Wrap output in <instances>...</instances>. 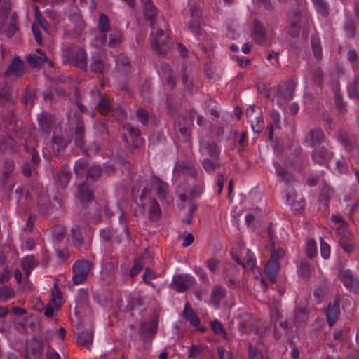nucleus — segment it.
<instances>
[{
    "instance_id": "obj_1",
    "label": "nucleus",
    "mask_w": 359,
    "mask_h": 359,
    "mask_svg": "<svg viewBox=\"0 0 359 359\" xmlns=\"http://www.w3.org/2000/svg\"><path fill=\"white\" fill-rule=\"evenodd\" d=\"M295 83L292 79L281 82L274 88L266 90V97L276 100L278 105L284 108L287 104L292 99L295 90Z\"/></svg>"
},
{
    "instance_id": "obj_2",
    "label": "nucleus",
    "mask_w": 359,
    "mask_h": 359,
    "mask_svg": "<svg viewBox=\"0 0 359 359\" xmlns=\"http://www.w3.org/2000/svg\"><path fill=\"white\" fill-rule=\"evenodd\" d=\"M64 61L81 69L87 68L86 53L81 48L69 47L64 56Z\"/></svg>"
},
{
    "instance_id": "obj_3",
    "label": "nucleus",
    "mask_w": 359,
    "mask_h": 359,
    "mask_svg": "<svg viewBox=\"0 0 359 359\" xmlns=\"http://www.w3.org/2000/svg\"><path fill=\"white\" fill-rule=\"evenodd\" d=\"M93 268L92 263L86 259L76 261L72 266V282L74 285L83 283Z\"/></svg>"
},
{
    "instance_id": "obj_4",
    "label": "nucleus",
    "mask_w": 359,
    "mask_h": 359,
    "mask_svg": "<svg viewBox=\"0 0 359 359\" xmlns=\"http://www.w3.org/2000/svg\"><path fill=\"white\" fill-rule=\"evenodd\" d=\"M43 352V339L40 337H33L27 344L24 359H41Z\"/></svg>"
},
{
    "instance_id": "obj_5",
    "label": "nucleus",
    "mask_w": 359,
    "mask_h": 359,
    "mask_svg": "<svg viewBox=\"0 0 359 359\" xmlns=\"http://www.w3.org/2000/svg\"><path fill=\"white\" fill-rule=\"evenodd\" d=\"M196 283L195 278L189 274H177L172 278L170 287L177 292H184Z\"/></svg>"
},
{
    "instance_id": "obj_6",
    "label": "nucleus",
    "mask_w": 359,
    "mask_h": 359,
    "mask_svg": "<svg viewBox=\"0 0 359 359\" xmlns=\"http://www.w3.org/2000/svg\"><path fill=\"white\" fill-rule=\"evenodd\" d=\"M158 318L156 314H154L149 322L144 321L139 327V334L145 341L151 340L157 332Z\"/></svg>"
},
{
    "instance_id": "obj_7",
    "label": "nucleus",
    "mask_w": 359,
    "mask_h": 359,
    "mask_svg": "<svg viewBox=\"0 0 359 359\" xmlns=\"http://www.w3.org/2000/svg\"><path fill=\"white\" fill-rule=\"evenodd\" d=\"M25 68L24 62L19 56H15L4 72V77L6 79L9 77L20 78L25 74Z\"/></svg>"
},
{
    "instance_id": "obj_8",
    "label": "nucleus",
    "mask_w": 359,
    "mask_h": 359,
    "mask_svg": "<svg viewBox=\"0 0 359 359\" xmlns=\"http://www.w3.org/2000/svg\"><path fill=\"white\" fill-rule=\"evenodd\" d=\"M201 10L198 5H193L190 8V20L188 25L194 34H198L201 30Z\"/></svg>"
},
{
    "instance_id": "obj_9",
    "label": "nucleus",
    "mask_w": 359,
    "mask_h": 359,
    "mask_svg": "<svg viewBox=\"0 0 359 359\" xmlns=\"http://www.w3.org/2000/svg\"><path fill=\"white\" fill-rule=\"evenodd\" d=\"M333 156L334 154L329 151L324 146L316 147L311 154L313 161L320 165H325Z\"/></svg>"
},
{
    "instance_id": "obj_10",
    "label": "nucleus",
    "mask_w": 359,
    "mask_h": 359,
    "mask_svg": "<svg viewBox=\"0 0 359 359\" xmlns=\"http://www.w3.org/2000/svg\"><path fill=\"white\" fill-rule=\"evenodd\" d=\"M339 279L344 286L355 293L359 292V278L355 277L349 270L342 271L339 273Z\"/></svg>"
},
{
    "instance_id": "obj_11",
    "label": "nucleus",
    "mask_w": 359,
    "mask_h": 359,
    "mask_svg": "<svg viewBox=\"0 0 359 359\" xmlns=\"http://www.w3.org/2000/svg\"><path fill=\"white\" fill-rule=\"evenodd\" d=\"M325 134L322 128L315 127L311 129L304 137V142L309 147H314L323 142Z\"/></svg>"
},
{
    "instance_id": "obj_12",
    "label": "nucleus",
    "mask_w": 359,
    "mask_h": 359,
    "mask_svg": "<svg viewBox=\"0 0 359 359\" xmlns=\"http://www.w3.org/2000/svg\"><path fill=\"white\" fill-rule=\"evenodd\" d=\"M55 117L51 114L43 111L38 115L40 130L45 134H50L55 123Z\"/></svg>"
},
{
    "instance_id": "obj_13",
    "label": "nucleus",
    "mask_w": 359,
    "mask_h": 359,
    "mask_svg": "<svg viewBox=\"0 0 359 359\" xmlns=\"http://www.w3.org/2000/svg\"><path fill=\"white\" fill-rule=\"evenodd\" d=\"M76 197L81 203L93 201L94 193L91 186L86 182L79 184L77 187Z\"/></svg>"
},
{
    "instance_id": "obj_14",
    "label": "nucleus",
    "mask_w": 359,
    "mask_h": 359,
    "mask_svg": "<svg viewBox=\"0 0 359 359\" xmlns=\"http://www.w3.org/2000/svg\"><path fill=\"white\" fill-rule=\"evenodd\" d=\"M339 313V301L335 299L333 303L329 304L326 311V318L330 326H332L336 323Z\"/></svg>"
},
{
    "instance_id": "obj_15",
    "label": "nucleus",
    "mask_w": 359,
    "mask_h": 359,
    "mask_svg": "<svg viewBox=\"0 0 359 359\" xmlns=\"http://www.w3.org/2000/svg\"><path fill=\"white\" fill-rule=\"evenodd\" d=\"M71 172L67 165H64L60 172L53 174L55 180L62 188L65 189L71 179Z\"/></svg>"
},
{
    "instance_id": "obj_16",
    "label": "nucleus",
    "mask_w": 359,
    "mask_h": 359,
    "mask_svg": "<svg viewBox=\"0 0 359 359\" xmlns=\"http://www.w3.org/2000/svg\"><path fill=\"white\" fill-rule=\"evenodd\" d=\"M288 18L290 19V24L289 33L292 37H294L297 35L299 32L301 22L302 20V16L299 13L290 12L288 14Z\"/></svg>"
},
{
    "instance_id": "obj_17",
    "label": "nucleus",
    "mask_w": 359,
    "mask_h": 359,
    "mask_svg": "<svg viewBox=\"0 0 359 359\" xmlns=\"http://www.w3.org/2000/svg\"><path fill=\"white\" fill-rule=\"evenodd\" d=\"M201 152L203 155H208L213 160L218 161L219 151L216 144L213 142H206L201 144Z\"/></svg>"
},
{
    "instance_id": "obj_18",
    "label": "nucleus",
    "mask_w": 359,
    "mask_h": 359,
    "mask_svg": "<svg viewBox=\"0 0 359 359\" xmlns=\"http://www.w3.org/2000/svg\"><path fill=\"white\" fill-rule=\"evenodd\" d=\"M36 53L30 54L27 57V61L32 67H41L48 60L45 53L40 48L36 49Z\"/></svg>"
},
{
    "instance_id": "obj_19",
    "label": "nucleus",
    "mask_w": 359,
    "mask_h": 359,
    "mask_svg": "<svg viewBox=\"0 0 359 359\" xmlns=\"http://www.w3.org/2000/svg\"><path fill=\"white\" fill-rule=\"evenodd\" d=\"M39 212L41 215L49 216L54 212V207L51 205L49 198L46 196H40L38 201Z\"/></svg>"
},
{
    "instance_id": "obj_20",
    "label": "nucleus",
    "mask_w": 359,
    "mask_h": 359,
    "mask_svg": "<svg viewBox=\"0 0 359 359\" xmlns=\"http://www.w3.org/2000/svg\"><path fill=\"white\" fill-rule=\"evenodd\" d=\"M280 269V264L278 261L269 259L265 266V273L272 283L276 282V276Z\"/></svg>"
},
{
    "instance_id": "obj_21",
    "label": "nucleus",
    "mask_w": 359,
    "mask_h": 359,
    "mask_svg": "<svg viewBox=\"0 0 359 359\" xmlns=\"http://www.w3.org/2000/svg\"><path fill=\"white\" fill-rule=\"evenodd\" d=\"M253 321L252 315L247 313L242 314L238 323L239 330L242 333L251 332L253 329Z\"/></svg>"
},
{
    "instance_id": "obj_22",
    "label": "nucleus",
    "mask_w": 359,
    "mask_h": 359,
    "mask_svg": "<svg viewBox=\"0 0 359 359\" xmlns=\"http://www.w3.org/2000/svg\"><path fill=\"white\" fill-rule=\"evenodd\" d=\"M93 341V332L87 329L79 332L76 337V342L79 345L89 348Z\"/></svg>"
},
{
    "instance_id": "obj_23",
    "label": "nucleus",
    "mask_w": 359,
    "mask_h": 359,
    "mask_svg": "<svg viewBox=\"0 0 359 359\" xmlns=\"http://www.w3.org/2000/svg\"><path fill=\"white\" fill-rule=\"evenodd\" d=\"M184 318L188 320L193 326L198 327L201 320L196 313L194 311L190 304L187 302L183 311Z\"/></svg>"
},
{
    "instance_id": "obj_24",
    "label": "nucleus",
    "mask_w": 359,
    "mask_h": 359,
    "mask_svg": "<svg viewBox=\"0 0 359 359\" xmlns=\"http://www.w3.org/2000/svg\"><path fill=\"white\" fill-rule=\"evenodd\" d=\"M84 135H85V127L83 121L81 119H79L76 122V125L75 127V138L74 142L76 145L81 149L84 145Z\"/></svg>"
},
{
    "instance_id": "obj_25",
    "label": "nucleus",
    "mask_w": 359,
    "mask_h": 359,
    "mask_svg": "<svg viewBox=\"0 0 359 359\" xmlns=\"http://www.w3.org/2000/svg\"><path fill=\"white\" fill-rule=\"evenodd\" d=\"M226 296V290L219 285H215L211 292V302L216 307L219 306L220 302Z\"/></svg>"
},
{
    "instance_id": "obj_26",
    "label": "nucleus",
    "mask_w": 359,
    "mask_h": 359,
    "mask_svg": "<svg viewBox=\"0 0 359 359\" xmlns=\"http://www.w3.org/2000/svg\"><path fill=\"white\" fill-rule=\"evenodd\" d=\"M204 110L206 114L211 116L213 121H216L219 116V111L217 109V103L212 99H208L205 102Z\"/></svg>"
},
{
    "instance_id": "obj_27",
    "label": "nucleus",
    "mask_w": 359,
    "mask_h": 359,
    "mask_svg": "<svg viewBox=\"0 0 359 359\" xmlns=\"http://www.w3.org/2000/svg\"><path fill=\"white\" fill-rule=\"evenodd\" d=\"M151 184L158 197L160 199L164 198L166 195V184L156 176L152 177Z\"/></svg>"
},
{
    "instance_id": "obj_28",
    "label": "nucleus",
    "mask_w": 359,
    "mask_h": 359,
    "mask_svg": "<svg viewBox=\"0 0 359 359\" xmlns=\"http://www.w3.org/2000/svg\"><path fill=\"white\" fill-rule=\"evenodd\" d=\"M24 147L25 151L31 156L32 164L38 166L41 161V158L39 157V153L35 149V145H32L31 141L25 140Z\"/></svg>"
},
{
    "instance_id": "obj_29",
    "label": "nucleus",
    "mask_w": 359,
    "mask_h": 359,
    "mask_svg": "<svg viewBox=\"0 0 359 359\" xmlns=\"http://www.w3.org/2000/svg\"><path fill=\"white\" fill-rule=\"evenodd\" d=\"M102 174V169L100 165L93 164L88 168L86 173V179L91 182L100 180Z\"/></svg>"
},
{
    "instance_id": "obj_30",
    "label": "nucleus",
    "mask_w": 359,
    "mask_h": 359,
    "mask_svg": "<svg viewBox=\"0 0 359 359\" xmlns=\"http://www.w3.org/2000/svg\"><path fill=\"white\" fill-rule=\"evenodd\" d=\"M97 108L102 114H107L109 112L113 110L111 99L107 95L101 97L97 104Z\"/></svg>"
},
{
    "instance_id": "obj_31",
    "label": "nucleus",
    "mask_w": 359,
    "mask_h": 359,
    "mask_svg": "<svg viewBox=\"0 0 359 359\" xmlns=\"http://www.w3.org/2000/svg\"><path fill=\"white\" fill-rule=\"evenodd\" d=\"M14 168L15 163L13 160L8 159L4 162L1 178V182L4 186L7 183L11 175L14 170Z\"/></svg>"
},
{
    "instance_id": "obj_32",
    "label": "nucleus",
    "mask_w": 359,
    "mask_h": 359,
    "mask_svg": "<svg viewBox=\"0 0 359 359\" xmlns=\"http://www.w3.org/2000/svg\"><path fill=\"white\" fill-rule=\"evenodd\" d=\"M252 34L257 43L262 42L265 37V32L262 25L258 21H255L252 25Z\"/></svg>"
},
{
    "instance_id": "obj_33",
    "label": "nucleus",
    "mask_w": 359,
    "mask_h": 359,
    "mask_svg": "<svg viewBox=\"0 0 359 359\" xmlns=\"http://www.w3.org/2000/svg\"><path fill=\"white\" fill-rule=\"evenodd\" d=\"M276 170L277 175L287 182L294 180V175L287 169L284 168L279 163H273Z\"/></svg>"
},
{
    "instance_id": "obj_34",
    "label": "nucleus",
    "mask_w": 359,
    "mask_h": 359,
    "mask_svg": "<svg viewBox=\"0 0 359 359\" xmlns=\"http://www.w3.org/2000/svg\"><path fill=\"white\" fill-rule=\"evenodd\" d=\"M161 215V210L159 204L156 199L151 201L149 207V217L153 222H157Z\"/></svg>"
},
{
    "instance_id": "obj_35",
    "label": "nucleus",
    "mask_w": 359,
    "mask_h": 359,
    "mask_svg": "<svg viewBox=\"0 0 359 359\" xmlns=\"http://www.w3.org/2000/svg\"><path fill=\"white\" fill-rule=\"evenodd\" d=\"M316 12L322 15L327 16L329 13V5L325 0H311Z\"/></svg>"
},
{
    "instance_id": "obj_36",
    "label": "nucleus",
    "mask_w": 359,
    "mask_h": 359,
    "mask_svg": "<svg viewBox=\"0 0 359 359\" xmlns=\"http://www.w3.org/2000/svg\"><path fill=\"white\" fill-rule=\"evenodd\" d=\"M71 236L73 244L79 248L83 243V238L81 233V229L79 226H74L71 230Z\"/></svg>"
},
{
    "instance_id": "obj_37",
    "label": "nucleus",
    "mask_w": 359,
    "mask_h": 359,
    "mask_svg": "<svg viewBox=\"0 0 359 359\" xmlns=\"http://www.w3.org/2000/svg\"><path fill=\"white\" fill-rule=\"evenodd\" d=\"M252 130L256 133H259L264 128V120L261 111L257 112L255 118L250 121Z\"/></svg>"
},
{
    "instance_id": "obj_38",
    "label": "nucleus",
    "mask_w": 359,
    "mask_h": 359,
    "mask_svg": "<svg viewBox=\"0 0 359 359\" xmlns=\"http://www.w3.org/2000/svg\"><path fill=\"white\" fill-rule=\"evenodd\" d=\"M168 34L163 29L157 30L152 34L151 45H163L167 42Z\"/></svg>"
},
{
    "instance_id": "obj_39",
    "label": "nucleus",
    "mask_w": 359,
    "mask_h": 359,
    "mask_svg": "<svg viewBox=\"0 0 359 359\" xmlns=\"http://www.w3.org/2000/svg\"><path fill=\"white\" fill-rule=\"evenodd\" d=\"M15 293L12 287L4 285L0 287V302H6L15 297Z\"/></svg>"
},
{
    "instance_id": "obj_40",
    "label": "nucleus",
    "mask_w": 359,
    "mask_h": 359,
    "mask_svg": "<svg viewBox=\"0 0 359 359\" xmlns=\"http://www.w3.org/2000/svg\"><path fill=\"white\" fill-rule=\"evenodd\" d=\"M116 67L120 72L126 74L130 68V63L128 57L122 56L116 60Z\"/></svg>"
},
{
    "instance_id": "obj_41",
    "label": "nucleus",
    "mask_w": 359,
    "mask_h": 359,
    "mask_svg": "<svg viewBox=\"0 0 359 359\" xmlns=\"http://www.w3.org/2000/svg\"><path fill=\"white\" fill-rule=\"evenodd\" d=\"M50 302L53 304L56 309H59L62 305V297L60 291L56 285L54 286V289L52 291V298Z\"/></svg>"
},
{
    "instance_id": "obj_42",
    "label": "nucleus",
    "mask_w": 359,
    "mask_h": 359,
    "mask_svg": "<svg viewBox=\"0 0 359 359\" xmlns=\"http://www.w3.org/2000/svg\"><path fill=\"white\" fill-rule=\"evenodd\" d=\"M90 69L95 73L102 74L107 69V65L100 58L95 57L90 65Z\"/></svg>"
},
{
    "instance_id": "obj_43",
    "label": "nucleus",
    "mask_w": 359,
    "mask_h": 359,
    "mask_svg": "<svg viewBox=\"0 0 359 359\" xmlns=\"http://www.w3.org/2000/svg\"><path fill=\"white\" fill-rule=\"evenodd\" d=\"M164 73L167 74L166 81L172 88L175 86L176 77L168 65H163Z\"/></svg>"
},
{
    "instance_id": "obj_44",
    "label": "nucleus",
    "mask_w": 359,
    "mask_h": 359,
    "mask_svg": "<svg viewBox=\"0 0 359 359\" xmlns=\"http://www.w3.org/2000/svg\"><path fill=\"white\" fill-rule=\"evenodd\" d=\"M38 265V262L36 261L33 256H27L22 259V268L23 270H32Z\"/></svg>"
},
{
    "instance_id": "obj_45",
    "label": "nucleus",
    "mask_w": 359,
    "mask_h": 359,
    "mask_svg": "<svg viewBox=\"0 0 359 359\" xmlns=\"http://www.w3.org/2000/svg\"><path fill=\"white\" fill-rule=\"evenodd\" d=\"M98 28L101 32H106L107 31L109 30V20L108 17L103 13L100 14Z\"/></svg>"
},
{
    "instance_id": "obj_46",
    "label": "nucleus",
    "mask_w": 359,
    "mask_h": 359,
    "mask_svg": "<svg viewBox=\"0 0 359 359\" xmlns=\"http://www.w3.org/2000/svg\"><path fill=\"white\" fill-rule=\"evenodd\" d=\"M334 103L337 109L339 112L344 113L346 111V104L343 101L342 96L339 92V90H337L335 91Z\"/></svg>"
},
{
    "instance_id": "obj_47",
    "label": "nucleus",
    "mask_w": 359,
    "mask_h": 359,
    "mask_svg": "<svg viewBox=\"0 0 359 359\" xmlns=\"http://www.w3.org/2000/svg\"><path fill=\"white\" fill-rule=\"evenodd\" d=\"M202 165L205 171L208 172H214L217 168L219 166V164L217 162V161H212L209 158L203 159Z\"/></svg>"
},
{
    "instance_id": "obj_48",
    "label": "nucleus",
    "mask_w": 359,
    "mask_h": 359,
    "mask_svg": "<svg viewBox=\"0 0 359 359\" xmlns=\"http://www.w3.org/2000/svg\"><path fill=\"white\" fill-rule=\"evenodd\" d=\"M156 273L154 271H153L150 268H146L142 280L144 283L154 288L155 285L151 282V280L156 278Z\"/></svg>"
},
{
    "instance_id": "obj_49",
    "label": "nucleus",
    "mask_w": 359,
    "mask_h": 359,
    "mask_svg": "<svg viewBox=\"0 0 359 359\" xmlns=\"http://www.w3.org/2000/svg\"><path fill=\"white\" fill-rule=\"evenodd\" d=\"M306 256L310 259L316 257L317 253V246L314 240L310 239L307 241L306 248Z\"/></svg>"
},
{
    "instance_id": "obj_50",
    "label": "nucleus",
    "mask_w": 359,
    "mask_h": 359,
    "mask_svg": "<svg viewBox=\"0 0 359 359\" xmlns=\"http://www.w3.org/2000/svg\"><path fill=\"white\" fill-rule=\"evenodd\" d=\"M53 238L56 243L62 241L65 236V229L62 226H55L52 230Z\"/></svg>"
},
{
    "instance_id": "obj_51",
    "label": "nucleus",
    "mask_w": 359,
    "mask_h": 359,
    "mask_svg": "<svg viewBox=\"0 0 359 359\" xmlns=\"http://www.w3.org/2000/svg\"><path fill=\"white\" fill-rule=\"evenodd\" d=\"M348 94L351 97L359 99V76L354 79L349 86Z\"/></svg>"
},
{
    "instance_id": "obj_52",
    "label": "nucleus",
    "mask_w": 359,
    "mask_h": 359,
    "mask_svg": "<svg viewBox=\"0 0 359 359\" xmlns=\"http://www.w3.org/2000/svg\"><path fill=\"white\" fill-rule=\"evenodd\" d=\"M88 164L87 161L83 158L77 160L74 166V172L76 175H81L82 172L88 169Z\"/></svg>"
},
{
    "instance_id": "obj_53",
    "label": "nucleus",
    "mask_w": 359,
    "mask_h": 359,
    "mask_svg": "<svg viewBox=\"0 0 359 359\" xmlns=\"http://www.w3.org/2000/svg\"><path fill=\"white\" fill-rule=\"evenodd\" d=\"M143 1L144 2L145 10H146L145 14H146L148 20L151 23L153 22L154 18L156 15L155 9L153 7V6L151 5L150 0H143Z\"/></svg>"
},
{
    "instance_id": "obj_54",
    "label": "nucleus",
    "mask_w": 359,
    "mask_h": 359,
    "mask_svg": "<svg viewBox=\"0 0 359 359\" xmlns=\"http://www.w3.org/2000/svg\"><path fill=\"white\" fill-rule=\"evenodd\" d=\"M144 267V262L142 259H137L135 261L134 264L130 270V276L134 277L137 275Z\"/></svg>"
},
{
    "instance_id": "obj_55",
    "label": "nucleus",
    "mask_w": 359,
    "mask_h": 359,
    "mask_svg": "<svg viewBox=\"0 0 359 359\" xmlns=\"http://www.w3.org/2000/svg\"><path fill=\"white\" fill-rule=\"evenodd\" d=\"M310 264L306 259H302L299 263V273L304 278H309L310 275Z\"/></svg>"
},
{
    "instance_id": "obj_56",
    "label": "nucleus",
    "mask_w": 359,
    "mask_h": 359,
    "mask_svg": "<svg viewBox=\"0 0 359 359\" xmlns=\"http://www.w3.org/2000/svg\"><path fill=\"white\" fill-rule=\"evenodd\" d=\"M138 120L142 125H147L149 121V113L144 108H140L136 111Z\"/></svg>"
},
{
    "instance_id": "obj_57",
    "label": "nucleus",
    "mask_w": 359,
    "mask_h": 359,
    "mask_svg": "<svg viewBox=\"0 0 359 359\" xmlns=\"http://www.w3.org/2000/svg\"><path fill=\"white\" fill-rule=\"evenodd\" d=\"M36 165H34V164L31 165L28 162H25L22 165V172L26 177H31L32 172L34 171L36 169Z\"/></svg>"
},
{
    "instance_id": "obj_58",
    "label": "nucleus",
    "mask_w": 359,
    "mask_h": 359,
    "mask_svg": "<svg viewBox=\"0 0 359 359\" xmlns=\"http://www.w3.org/2000/svg\"><path fill=\"white\" fill-rule=\"evenodd\" d=\"M122 34L118 29H113L109 36V45L119 43L121 42Z\"/></svg>"
},
{
    "instance_id": "obj_59",
    "label": "nucleus",
    "mask_w": 359,
    "mask_h": 359,
    "mask_svg": "<svg viewBox=\"0 0 359 359\" xmlns=\"http://www.w3.org/2000/svg\"><path fill=\"white\" fill-rule=\"evenodd\" d=\"M313 80L318 86H321L323 84L324 74L320 68H316L313 71Z\"/></svg>"
},
{
    "instance_id": "obj_60",
    "label": "nucleus",
    "mask_w": 359,
    "mask_h": 359,
    "mask_svg": "<svg viewBox=\"0 0 359 359\" xmlns=\"http://www.w3.org/2000/svg\"><path fill=\"white\" fill-rule=\"evenodd\" d=\"M344 30L347 37H353L355 31L354 23L351 20H347L344 25Z\"/></svg>"
},
{
    "instance_id": "obj_61",
    "label": "nucleus",
    "mask_w": 359,
    "mask_h": 359,
    "mask_svg": "<svg viewBox=\"0 0 359 359\" xmlns=\"http://www.w3.org/2000/svg\"><path fill=\"white\" fill-rule=\"evenodd\" d=\"M10 99V89L6 86L0 88V104H4Z\"/></svg>"
},
{
    "instance_id": "obj_62",
    "label": "nucleus",
    "mask_w": 359,
    "mask_h": 359,
    "mask_svg": "<svg viewBox=\"0 0 359 359\" xmlns=\"http://www.w3.org/2000/svg\"><path fill=\"white\" fill-rule=\"evenodd\" d=\"M203 352V348L201 346L192 345L189 347L188 355L189 358H194L199 355Z\"/></svg>"
},
{
    "instance_id": "obj_63",
    "label": "nucleus",
    "mask_w": 359,
    "mask_h": 359,
    "mask_svg": "<svg viewBox=\"0 0 359 359\" xmlns=\"http://www.w3.org/2000/svg\"><path fill=\"white\" fill-rule=\"evenodd\" d=\"M126 130L128 131V134L135 140L137 144H139L142 142V139L140 137V132L139 129L135 127L128 126L126 127Z\"/></svg>"
},
{
    "instance_id": "obj_64",
    "label": "nucleus",
    "mask_w": 359,
    "mask_h": 359,
    "mask_svg": "<svg viewBox=\"0 0 359 359\" xmlns=\"http://www.w3.org/2000/svg\"><path fill=\"white\" fill-rule=\"evenodd\" d=\"M243 259L245 261L244 263L245 264V266L248 265L250 268H252L255 266V259L254 254L250 250H246L245 255V257Z\"/></svg>"
}]
</instances>
